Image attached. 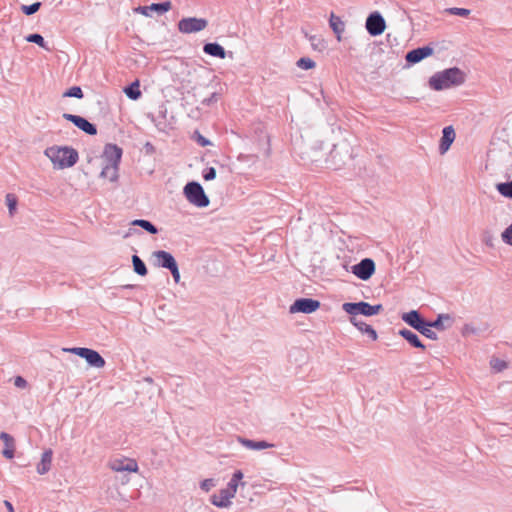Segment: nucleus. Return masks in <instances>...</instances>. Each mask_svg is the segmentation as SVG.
<instances>
[{"label":"nucleus","instance_id":"nucleus-1","mask_svg":"<svg viewBox=\"0 0 512 512\" xmlns=\"http://www.w3.org/2000/svg\"><path fill=\"white\" fill-rule=\"evenodd\" d=\"M466 75L458 67H452L435 73L429 79V85L433 90L441 91L451 87L462 85Z\"/></svg>","mask_w":512,"mask_h":512},{"label":"nucleus","instance_id":"nucleus-2","mask_svg":"<svg viewBox=\"0 0 512 512\" xmlns=\"http://www.w3.org/2000/svg\"><path fill=\"white\" fill-rule=\"evenodd\" d=\"M45 155L53 162L54 165H57L61 169L74 166L79 159L77 150L68 146L48 147L45 150Z\"/></svg>","mask_w":512,"mask_h":512},{"label":"nucleus","instance_id":"nucleus-3","mask_svg":"<svg viewBox=\"0 0 512 512\" xmlns=\"http://www.w3.org/2000/svg\"><path fill=\"white\" fill-rule=\"evenodd\" d=\"M352 158V151L346 141H342L333 146L327 158V162L334 170L340 169L346 164L347 160Z\"/></svg>","mask_w":512,"mask_h":512},{"label":"nucleus","instance_id":"nucleus-4","mask_svg":"<svg viewBox=\"0 0 512 512\" xmlns=\"http://www.w3.org/2000/svg\"><path fill=\"white\" fill-rule=\"evenodd\" d=\"M342 309L350 315V317H357L361 314L364 316H373L379 314L383 310L382 304L371 305L368 302H346L342 305Z\"/></svg>","mask_w":512,"mask_h":512},{"label":"nucleus","instance_id":"nucleus-5","mask_svg":"<svg viewBox=\"0 0 512 512\" xmlns=\"http://www.w3.org/2000/svg\"><path fill=\"white\" fill-rule=\"evenodd\" d=\"M183 193L186 199L197 207H207L210 203L203 187L196 181L188 182L183 189Z\"/></svg>","mask_w":512,"mask_h":512},{"label":"nucleus","instance_id":"nucleus-6","mask_svg":"<svg viewBox=\"0 0 512 512\" xmlns=\"http://www.w3.org/2000/svg\"><path fill=\"white\" fill-rule=\"evenodd\" d=\"M64 352L72 353L86 360L89 366L94 368H103L105 359L96 350L86 347L64 348Z\"/></svg>","mask_w":512,"mask_h":512},{"label":"nucleus","instance_id":"nucleus-7","mask_svg":"<svg viewBox=\"0 0 512 512\" xmlns=\"http://www.w3.org/2000/svg\"><path fill=\"white\" fill-rule=\"evenodd\" d=\"M177 26L181 33L191 34L204 30L208 26V21L204 18L186 17L182 18Z\"/></svg>","mask_w":512,"mask_h":512},{"label":"nucleus","instance_id":"nucleus-8","mask_svg":"<svg viewBox=\"0 0 512 512\" xmlns=\"http://www.w3.org/2000/svg\"><path fill=\"white\" fill-rule=\"evenodd\" d=\"M320 305L321 304L318 300L312 298H299L296 299L294 303L290 306L289 312L291 314L299 312L310 314L318 310Z\"/></svg>","mask_w":512,"mask_h":512},{"label":"nucleus","instance_id":"nucleus-9","mask_svg":"<svg viewBox=\"0 0 512 512\" xmlns=\"http://www.w3.org/2000/svg\"><path fill=\"white\" fill-rule=\"evenodd\" d=\"M365 27L371 36H378L384 32L386 23L383 16L378 11H375L367 17Z\"/></svg>","mask_w":512,"mask_h":512},{"label":"nucleus","instance_id":"nucleus-10","mask_svg":"<svg viewBox=\"0 0 512 512\" xmlns=\"http://www.w3.org/2000/svg\"><path fill=\"white\" fill-rule=\"evenodd\" d=\"M375 272V263L371 258H364L352 266V273L361 280H368Z\"/></svg>","mask_w":512,"mask_h":512},{"label":"nucleus","instance_id":"nucleus-11","mask_svg":"<svg viewBox=\"0 0 512 512\" xmlns=\"http://www.w3.org/2000/svg\"><path fill=\"white\" fill-rule=\"evenodd\" d=\"M63 118L67 121L72 122L77 128L82 130L88 135H96L97 134V127L93 123H90L87 119L84 117H81L79 115L64 113Z\"/></svg>","mask_w":512,"mask_h":512},{"label":"nucleus","instance_id":"nucleus-12","mask_svg":"<svg viewBox=\"0 0 512 512\" xmlns=\"http://www.w3.org/2000/svg\"><path fill=\"white\" fill-rule=\"evenodd\" d=\"M103 157L107 165L118 167L122 157V149L116 144H106L104 147Z\"/></svg>","mask_w":512,"mask_h":512},{"label":"nucleus","instance_id":"nucleus-13","mask_svg":"<svg viewBox=\"0 0 512 512\" xmlns=\"http://www.w3.org/2000/svg\"><path fill=\"white\" fill-rule=\"evenodd\" d=\"M434 50L430 46L418 47L416 49L410 50L405 55V60L409 64H416L422 61L423 59L431 56Z\"/></svg>","mask_w":512,"mask_h":512},{"label":"nucleus","instance_id":"nucleus-14","mask_svg":"<svg viewBox=\"0 0 512 512\" xmlns=\"http://www.w3.org/2000/svg\"><path fill=\"white\" fill-rule=\"evenodd\" d=\"M172 5L170 1H164L161 3H152L149 6H139L135 9L137 13H140L144 16H151V12H156L158 14H163L171 9Z\"/></svg>","mask_w":512,"mask_h":512},{"label":"nucleus","instance_id":"nucleus-15","mask_svg":"<svg viewBox=\"0 0 512 512\" xmlns=\"http://www.w3.org/2000/svg\"><path fill=\"white\" fill-rule=\"evenodd\" d=\"M109 466L116 472H137L138 470V464L133 459H114Z\"/></svg>","mask_w":512,"mask_h":512},{"label":"nucleus","instance_id":"nucleus-16","mask_svg":"<svg viewBox=\"0 0 512 512\" xmlns=\"http://www.w3.org/2000/svg\"><path fill=\"white\" fill-rule=\"evenodd\" d=\"M152 256L155 258L156 266L168 270L177 263L174 256L170 252L164 250L154 251Z\"/></svg>","mask_w":512,"mask_h":512},{"label":"nucleus","instance_id":"nucleus-17","mask_svg":"<svg viewBox=\"0 0 512 512\" xmlns=\"http://www.w3.org/2000/svg\"><path fill=\"white\" fill-rule=\"evenodd\" d=\"M454 140H455L454 128L452 126L444 127L443 131H442V137L440 139V144H439L440 154H445L449 150V148L452 145V143L454 142Z\"/></svg>","mask_w":512,"mask_h":512},{"label":"nucleus","instance_id":"nucleus-18","mask_svg":"<svg viewBox=\"0 0 512 512\" xmlns=\"http://www.w3.org/2000/svg\"><path fill=\"white\" fill-rule=\"evenodd\" d=\"M402 320L415 330H418L426 320L421 316L417 310H411L403 313L401 316Z\"/></svg>","mask_w":512,"mask_h":512},{"label":"nucleus","instance_id":"nucleus-19","mask_svg":"<svg viewBox=\"0 0 512 512\" xmlns=\"http://www.w3.org/2000/svg\"><path fill=\"white\" fill-rule=\"evenodd\" d=\"M234 496L225 489L219 490L217 494L211 496V503L219 508H227L231 505V499Z\"/></svg>","mask_w":512,"mask_h":512},{"label":"nucleus","instance_id":"nucleus-20","mask_svg":"<svg viewBox=\"0 0 512 512\" xmlns=\"http://www.w3.org/2000/svg\"><path fill=\"white\" fill-rule=\"evenodd\" d=\"M349 320L361 333L367 334L373 341L377 340V332L371 325L359 320L357 317H350Z\"/></svg>","mask_w":512,"mask_h":512},{"label":"nucleus","instance_id":"nucleus-21","mask_svg":"<svg viewBox=\"0 0 512 512\" xmlns=\"http://www.w3.org/2000/svg\"><path fill=\"white\" fill-rule=\"evenodd\" d=\"M398 334L403 337L412 347L425 350L426 346L419 339L418 335L409 329L403 328L398 331Z\"/></svg>","mask_w":512,"mask_h":512},{"label":"nucleus","instance_id":"nucleus-22","mask_svg":"<svg viewBox=\"0 0 512 512\" xmlns=\"http://www.w3.org/2000/svg\"><path fill=\"white\" fill-rule=\"evenodd\" d=\"M0 439L4 442L5 445V448L2 451L3 456L7 459H12L14 457L15 450L14 438L6 432H1Z\"/></svg>","mask_w":512,"mask_h":512},{"label":"nucleus","instance_id":"nucleus-23","mask_svg":"<svg viewBox=\"0 0 512 512\" xmlns=\"http://www.w3.org/2000/svg\"><path fill=\"white\" fill-rule=\"evenodd\" d=\"M238 440L244 447H246L247 449H250V450H263V449L274 447V444L269 443L264 440L255 441V440H250V439L242 438V437H239Z\"/></svg>","mask_w":512,"mask_h":512},{"label":"nucleus","instance_id":"nucleus-24","mask_svg":"<svg viewBox=\"0 0 512 512\" xmlns=\"http://www.w3.org/2000/svg\"><path fill=\"white\" fill-rule=\"evenodd\" d=\"M52 456H53V452L51 449L45 450L42 453L41 460L37 464V472L40 475H44L50 470L51 463H52Z\"/></svg>","mask_w":512,"mask_h":512},{"label":"nucleus","instance_id":"nucleus-25","mask_svg":"<svg viewBox=\"0 0 512 512\" xmlns=\"http://www.w3.org/2000/svg\"><path fill=\"white\" fill-rule=\"evenodd\" d=\"M203 51L204 53L210 56L217 57L220 59H224L226 57L225 49L216 42H209L204 44Z\"/></svg>","mask_w":512,"mask_h":512},{"label":"nucleus","instance_id":"nucleus-26","mask_svg":"<svg viewBox=\"0 0 512 512\" xmlns=\"http://www.w3.org/2000/svg\"><path fill=\"white\" fill-rule=\"evenodd\" d=\"M124 93L131 100H137L141 97L140 84L139 81L136 80L132 82L130 85L124 88Z\"/></svg>","mask_w":512,"mask_h":512},{"label":"nucleus","instance_id":"nucleus-27","mask_svg":"<svg viewBox=\"0 0 512 512\" xmlns=\"http://www.w3.org/2000/svg\"><path fill=\"white\" fill-rule=\"evenodd\" d=\"M329 24L333 32L337 34L338 39H340V34L343 33L345 29V23L341 20L340 17L335 16L332 13L329 19Z\"/></svg>","mask_w":512,"mask_h":512},{"label":"nucleus","instance_id":"nucleus-28","mask_svg":"<svg viewBox=\"0 0 512 512\" xmlns=\"http://www.w3.org/2000/svg\"><path fill=\"white\" fill-rule=\"evenodd\" d=\"M132 264H133L134 272L136 274H138L140 276L147 275V273H148L147 267L138 255L134 254L132 256Z\"/></svg>","mask_w":512,"mask_h":512},{"label":"nucleus","instance_id":"nucleus-29","mask_svg":"<svg viewBox=\"0 0 512 512\" xmlns=\"http://www.w3.org/2000/svg\"><path fill=\"white\" fill-rule=\"evenodd\" d=\"M118 167H114L112 165H105L102 168V171L100 173V177L102 178H108L111 182L116 181L118 178Z\"/></svg>","mask_w":512,"mask_h":512},{"label":"nucleus","instance_id":"nucleus-30","mask_svg":"<svg viewBox=\"0 0 512 512\" xmlns=\"http://www.w3.org/2000/svg\"><path fill=\"white\" fill-rule=\"evenodd\" d=\"M132 225L139 226L150 234L158 233L157 227L152 222L145 219H136L132 222Z\"/></svg>","mask_w":512,"mask_h":512},{"label":"nucleus","instance_id":"nucleus-31","mask_svg":"<svg viewBox=\"0 0 512 512\" xmlns=\"http://www.w3.org/2000/svg\"><path fill=\"white\" fill-rule=\"evenodd\" d=\"M25 40L30 43H35L47 51H51V48L47 46L43 36L38 33L29 34L25 37Z\"/></svg>","mask_w":512,"mask_h":512},{"label":"nucleus","instance_id":"nucleus-32","mask_svg":"<svg viewBox=\"0 0 512 512\" xmlns=\"http://www.w3.org/2000/svg\"><path fill=\"white\" fill-rule=\"evenodd\" d=\"M444 320H451V317L449 314H439L437 318L434 321H428V324L431 328H435L439 331H443L446 329L444 326L443 321Z\"/></svg>","mask_w":512,"mask_h":512},{"label":"nucleus","instance_id":"nucleus-33","mask_svg":"<svg viewBox=\"0 0 512 512\" xmlns=\"http://www.w3.org/2000/svg\"><path fill=\"white\" fill-rule=\"evenodd\" d=\"M496 190L503 196L512 199V180L496 184Z\"/></svg>","mask_w":512,"mask_h":512},{"label":"nucleus","instance_id":"nucleus-34","mask_svg":"<svg viewBox=\"0 0 512 512\" xmlns=\"http://www.w3.org/2000/svg\"><path fill=\"white\" fill-rule=\"evenodd\" d=\"M417 331L431 340L438 339L437 334L432 330L427 320Z\"/></svg>","mask_w":512,"mask_h":512},{"label":"nucleus","instance_id":"nucleus-35","mask_svg":"<svg viewBox=\"0 0 512 512\" xmlns=\"http://www.w3.org/2000/svg\"><path fill=\"white\" fill-rule=\"evenodd\" d=\"M490 366L495 372H502L508 367V363L499 358H492L490 360Z\"/></svg>","mask_w":512,"mask_h":512},{"label":"nucleus","instance_id":"nucleus-36","mask_svg":"<svg viewBox=\"0 0 512 512\" xmlns=\"http://www.w3.org/2000/svg\"><path fill=\"white\" fill-rule=\"evenodd\" d=\"M445 13L447 14H450V15H457V16H460V17H468L471 13V11L469 9H466V8H458V7H451V8H446L444 10Z\"/></svg>","mask_w":512,"mask_h":512},{"label":"nucleus","instance_id":"nucleus-37","mask_svg":"<svg viewBox=\"0 0 512 512\" xmlns=\"http://www.w3.org/2000/svg\"><path fill=\"white\" fill-rule=\"evenodd\" d=\"M84 96L83 91L81 87L79 86H72L71 88L67 89L63 93V97H74L78 99H82Z\"/></svg>","mask_w":512,"mask_h":512},{"label":"nucleus","instance_id":"nucleus-38","mask_svg":"<svg viewBox=\"0 0 512 512\" xmlns=\"http://www.w3.org/2000/svg\"><path fill=\"white\" fill-rule=\"evenodd\" d=\"M296 65L300 69L308 70L314 68L316 64L311 58L302 57L297 61Z\"/></svg>","mask_w":512,"mask_h":512},{"label":"nucleus","instance_id":"nucleus-39","mask_svg":"<svg viewBox=\"0 0 512 512\" xmlns=\"http://www.w3.org/2000/svg\"><path fill=\"white\" fill-rule=\"evenodd\" d=\"M6 204L8 206L9 213L12 215L16 210L17 197L14 194L8 193L6 195Z\"/></svg>","mask_w":512,"mask_h":512},{"label":"nucleus","instance_id":"nucleus-40","mask_svg":"<svg viewBox=\"0 0 512 512\" xmlns=\"http://www.w3.org/2000/svg\"><path fill=\"white\" fill-rule=\"evenodd\" d=\"M40 7H41V3L35 2V3H32L31 5H23L21 7V10L26 15H32V14L36 13L40 9Z\"/></svg>","mask_w":512,"mask_h":512},{"label":"nucleus","instance_id":"nucleus-41","mask_svg":"<svg viewBox=\"0 0 512 512\" xmlns=\"http://www.w3.org/2000/svg\"><path fill=\"white\" fill-rule=\"evenodd\" d=\"M502 241L512 246V223L502 232Z\"/></svg>","mask_w":512,"mask_h":512},{"label":"nucleus","instance_id":"nucleus-42","mask_svg":"<svg viewBox=\"0 0 512 512\" xmlns=\"http://www.w3.org/2000/svg\"><path fill=\"white\" fill-rule=\"evenodd\" d=\"M194 139L202 147H206L211 144V142L208 139H206L204 136H202L199 131L194 132Z\"/></svg>","mask_w":512,"mask_h":512},{"label":"nucleus","instance_id":"nucleus-43","mask_svg":"<svg viewBox=\"0 0 512 512\" xmlns=\"http://www.w3.org/2000/svg\"><path fill=\"white\" fill-rule=\"evenodd\" d=\"M203 178L206 181H211L216 178V169L214 167H209L204 170Z\"/></svg>","mask_w":512,"mask_h":512},{"label":"nucleus","instance_id":"nucleus-44","mask_svg":"<svg viewBox=\"0 0 512 512\" xmlns=\"http://www.w3.org/2000/svg\"><path fill=\"white\" fill-rule=\"evenodd\" d=\"M238 485H239V483L231 478L227 484V487L224 489L227 490L228 492H230L233 496H235V494L237 492Z\"/></svg>","mask_w":512,"mask_h":512},{"label":"nucleus","instance_id":"nucleus-45","mask_svg":"<svg viewBox=\"0 0 512 512\" xmlns=\"http://www.w3.org/2000/svg\"><path fill=\"white\" fill-rule=\"evenodd\" d=\"M218 100V94L216 92H213L210 97H206L204 98L201 103L205 106H209L211 105L212 103H215L217 102Z\"/></svg>","mask_w":512,"mask_h":512},{"label":"nucleus","instance_id":"nucleus-46","mask_svg":"<svg viewBox=\"0 0 512 512\" xmlns=\"http://www.w3.org/2000/svg\"><path fill=\"white\" fill-rule=\"evenodd\" d=\"M214 485L213 479H205L201 482L200 487L202 490L208 492L212 487H214Z\"/></svg>","mask_w":512,"mask_h":512},{"label":"nucleus","instance_id":"nucleus-47","mask_svg":"<svg viewBox=\"0 0 512 512\" xmlns=\"http://www.w3.org/2000/svg\"><path fill=\"white\" fill-rule=\"evenodd\" d=\"M169 271L171 272L174 281L176 283H178L180 281V272H179L178 264L176 263L174 266H172L169 269Z\"/></svg>","mask_w":512,"mask_h":512},{"label":"nucleus","instance_id":"nucleus-48","mask_svg":"<svg viewBox=\"0 0 512 512\" xmlns=\"http://www.w3.org/2000/svg\"><path fill=\"white\" fill-rule=\"evenodd\" d=\"M493 236L488 232V231H485L484 234H483V242L489 246V247H493L494 244H493Z\"/></svg>","mask_w":512,"mask_h":512},{"label":"nucleus","instance_id":"nucleus-49","mask_svg":"<svg viewBox=\"0 0 512 512\" xmlns=\"http://www.w3.org/2000/svg\"><path fill=\"white\" fill-rule=\"evenodd\" d=\"M14 385L18 388H26L27 381L23 377L17 376L15 377Z\"/></svg>","mask_w":512,"mask_h":512},{"label":"nucleus","instance_id":"nucleus-50","mask_svg":"<svg viewBox=\"0 0 512 512\" xmlns=\"http://www.w3.org/2000/svg\"><path fill=\"white\" fill-rule=\"evenodd\" d=\"M244 477L243 472L241 470H236L233 475L232 479L237 481L239 483L240 480H242Z\"/></svg>","mask_w":512,"mask_h":512},{"label":"nucleus","instance_id":"nucleus-51","mask_svg":"<svg viewBox=\"0 0 512 512\" xmlns=\"http://www.w3.org/2000/svg\"><path fill=\"white\" fill-rule=\"evenodd\" d=\"M4 505L6 506L8 512H14V508H13V505L11 504V502H9L8 500H5Z\"/></svg>","mask_w":512,"mask_h":512},{"label":"nucleus","instance_id":"nucleus-52","mask_svg":"<svg viewBox=\"0 0 512 512\" xmlns=\"http://www.w3.org/2000/svg\"><path fill=\"white\" fill-rule=\"evenodd\" d=\"M316 40H318V39L315 36L310 37L311 44L315 48L317 47Z\"/></svg>","mask_w":512,"mask_h":512},{"label":"nucleus","instance_id":"nucleus-53","mask_svg":"<svg viewBox=\"0 0 512 512\" xmlns=\"http://www.w3.org/2000/svg\"><path fill=\"white\" fill-rule=\"evenodd\" d=\"M206 510H207V508H206V507H201V506H200V507L196 510V512H204V511H206Z\"/></svg>","mask_w":512,"mask_h":512},{"label":"nucleus","instance_id":"nucleus-54","mask_svg":"<svg viewBox=\"0 0 512 512\" xmlns=\"http://www.w3.org/2000/svg\"><path fill=\"white\" fill-rule=\"evenodd\" d=\"M144 380H145V382H148V383L153 382V379L151 377H146Z\"/></svg>","mask_w":512,"mask_h":512}]
</instances>
